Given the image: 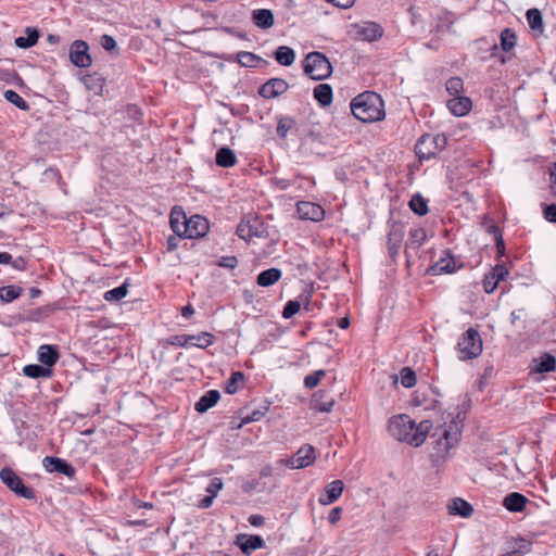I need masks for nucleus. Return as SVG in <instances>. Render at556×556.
Here are the masks:
<instances>
[{
  "label": "nucleus",
  "mask_w": 556,
  "mask_h": 556,
  "mask_svg": "<svg viewBox=\"0 0 556 556\" xmlns=\"http://www.w3.org/2000/svg\"><path fill=\"white\" fill-rule=\"evenodd\" d=\"M501 47L504 51L508 52L516 46V34L510 28H505L501 31Z\"/></svg>",
  "instance_id": "nucleus-46"
},
{
  "label": "nucleus",
  "mask_w": 556,
  "mask_h": 556,
  "mask_svg": "<svg viewBox=\"0 0 556 556\" xmlns=\"http://www.w3.org/2000/svg\"><path fill=\"white\" fill-rule=\"evenodd\" d=\"M327 378L329 382H332L336 380V375L332 372V370H325V369H317L315 370V387H317L321 379Z\"/></svg>",
  "instance_id": "nucleus-57"
},
{
  "label": "nucleus",
  "mask_w": 556,
  "mask_h": 556,
  "mask_svg": "<svg viewBox=\"0 0 556 556\" xmlns=\"http://www.w3.org/2000/svg\"><path fill=\"white\" fill-rule=\"evenodd\" d=\"M531 372L547 374L556 369V357L551 353H543L532 361Z\"/></svg>",
  "instance_id": "nucleus-19"
},
{
  "label": "nucleus",
  "mask_w": 556,
  "mask_h": 556,
  "mask_svg": "<svg viewBox=\"0 0 556 556\" xmlns=\"http://www.w3.org/2000/svg\"><path fill=\"white\" fill-rule=\"evenodd\" d=\"M447 144V137L444 134H425L418 138L415 144V153L419 161H429L443 151Z\"/></svg>",
  "instance_id": "nucleus-3"
},
{
  "label": "nucleus",
  "mask_w": 556,
  "mask_h": 556,
  "mask_svg": "<svg viewBox=\"0 0 556 556\" xmlns=\"http://www.w3.org/2000/svg\"><path fill=\"white\" fill-rule=\"evenodd\" d=\"M466 412L459 410L448 413L444 417V422L437 427L431 438L434 439L432 452L430 453L431 462L434 466H440L450 456V452L454 448L462 437Z\"/></svg>",
  "instance_id": "nucleus-1"
},
{
  "label": "nucleus",
  "mask_w": 556,
  "mask_h": 556,
  "mask_svg": "<svg viewBox=\"0 0 556 556\" xmlns=\"http://www.w3.org/2000/svg\"><path fill=\"white\" fill-rule=\"evenodd\" d=\"M269 404H270L269 402L265 401L263 405L253 409L250 414L242 416L239 425L236 427L233 426L232 429H240L244 425L261 420L266 415V413L269 410Z\"/></svg>",
  "instance_id": "nucleus-33"
},
{
  "label": "nucleus",
  "mask_w": 556,
  "mask_h": 556,
  "mask_svg": "<svg viewBox=\"0 0 556 556\" xmlns=\"http://www.w3.org/2000/svg\"><path fill=\"white\" fill-rule=\"evenodd\" d=\"M409 208L418 216H424L429 212L428 200L420 193H415L409 203Z\"/></svg>",
  "instance_id": "nucleus-41"
},
{
  "label": "nucleus",
  "mask_w": 556,
  "mask_h": 556,
  "mask_svg": "<svg viewBox=\"0 0 556 556\" xmlns=\"http://www.w3.org/2000/svg\"><path fill=\"white\" fill-rule=\"evenodd\" d=\"M275 60L283 66H290L295 60V53L288 46H280L275 51Z\"/></svg>",
  "instance_id": "nucleus-36"
},
{
  "label": "nucleus",
  "mask_w": 556,
  "mask_h": 556,
  "mask_svg": "<svg viewBox=\"0 0 556 556\" xmlns=\"http://www.w3.org/2000/svg\"><path fill=\"white\" fill-rule=\"evenodd\" d=\"M282 276V271L279 268L271 267L262 270L256 277V283L260 287H270L275 285Z\"/></svg>",
  "instance_id": "nucleus-28"
},
{
  "label": "nucleus",
  "mask_w": 556,
  "mask_h": 556,
  "mask_svg": "<svg viewBox=\"0 0 556 556\" xmlns=\"http://www.w3.org/2000/svg\"><path fill=\"white\" fill-rule=\"evenodd\" d=\"M128 287L129 283L126 280L121 286L106 291L103 298L108 302H118L127 295Z\"/></svg>",
  "instance_id": "nucleus-44"
},
{
  "label": "nucleus",
  "mask_w": 556,
  "mask_h": 556,
  "mask_svg": "<svg viewBox=\"0 0 556 556\" xmlns=\"http://www.w3.org/2000/svg\"><path fill=\"white\" fill-rule=\"evenodd\" d=\"M217 265L227 269H235L238 266V258L235 255L222 256Z\"/></svg>",
  "instance_id": "nucleus-55"
},
{
  "label": "nucleus",
  "mask_w": 556,
  "mask_h": 556,
  "mask_svg": "<svg viewBox=\"0 0 556 556\" xmlns=\"http://www.w3.org/2000/svg\"><path fill=\"white\" fill-rule=\"evenodd\" d=\"M332 74V64L328 58L315 51V81L328 78Z\"/></svg>",
  "instance_id": "nucleus-23"
},
{
  "label": "nucleus",
  "mask_w": 556,
  "mask_h": 556,
  "mask_svg": "<svg viewBox=\"0 0 556 556\" xmlns=\"http://www.w3.org/2000/svg\"><path fill=\"white\" fill-rule=\"evenodd\" d=\"M233 60H236L241 66L244 67H256L258 63L264 62V60L261 56L249 51L238 52Z\"/></svg>",
  "instance_id": "nucleus-37"
},
{
  "label": "nucleus",
  "mask_w": 556,
  "mask_h": 556,
  "mask_svg": "<svg viewBox=\"0 0 556 556\" xmlns=\"http://www.w3.org/2000/svg\"><path fill=\"white\" fill-rule=\"evenodd\" d=\"M3 97L7 101H9L11 104H26L24 99L14 90H5L3 92Z\"/></svg>",
  "instance_id": "nucleus-59"
},
{
  "label": "nucleus",
  "mask_w": 556,
  "mask_h": 556,
  "mask_svg": "<svg viewBox=\"0 0 556 556\" xmlns=\"http://www.w3.org/2000/svg\"><path fill=\"white\" fill-rule=\"evenodd\" d=\"M350 104H383V100L379 93L367 90L353 97Z\"/></svg>",
  "instance_id": "nucleus-35"
},
{
  "label": "nucleus",
  "mask_w": 556,
  "mask_h": 556,
  "mask_svg": "<svg viewBox=\"0 0 556 556\" xmlns=\"http://www.w3.org/2000/svg\"><path fill=\"white\" fill-rule=\"evenodd\" d=\"M23 288L15 285L0 287V300L5 303L13 302L21 296Z\"/></svg>",
  "instance_id": "nucleus-42"
},
{
  "label": "nucleus",
  "mask_w": 556,
  "mask_h": 556,
  "mask_svg": "<svg viewBox=\"0 0 556 556\" xmlns=\"http://www.w3.org/2000/svg\"><path fill=\"white\" fill-rule=\"evenodd\" d=\"M188 217L180 206H174L169 215L170 227L175 235L182 237V230L188 222Z\"/></svg>",
  "instance_id": "nucleus-27"
},
{
  "label": "nucleus",
  "mask_w": 556,
  "mask_h": 556,
  "mask_svg": "<svg viewBox=\"0 0 556 556\" xmlns=\"http://www.w3.org/2000/svg\"><path fill=\"white\" fill-rule=\"evenodd\" d=\"M101 47L109 52L116 51L118 53L116 40L110 35H103L100 38Z\"/></svg>",
  "instance_id": "nucleus-53"
},
{
  "label": "nucleus",
  "mask_w": 556,
  "mask_h": 556,
  "mask_svg": "<svg viewBox=\"0 0 556 556\" xmlns=\"http://www.w3.org/2000/svg\"><path fill=\"white\" fill-rule=\"evenodd\" d=\"M324 327L327 329L328 338L318 337L315 338V342H318L319 344L328 345L329 342L332 340V332H333V321L331 320H325Z\"/></svg>",
  "instance_id": "nucleus-56"
},
{
  "label": "nucleus",
  "mask_w": 556,
  "mask_h": 556,
  "mask_svg": "<svg viewBox=\"0 0 556 556\" xmlns=\"http://www.w3.org/2000/svg\"><path fill=\"white\" fill-rule=\"evenodd\" d=\"M432 422L428 419L416 424L406 414L392 416L389 419V432L397 441L405 442L414 447L424 444L430 430Z\"/></svg>",
  "instance_id": "nucleus-2"
},
{
  "label": "nucleus",
  "mask_w": 556,
  "mask_h": 556,
  "mask_svg": "<svg viewBox=\"0 0 556 556\" xmlns=\"http://www.w3.org/2000/svg\"><path fill=\"white\" fill-rule=\"evenodd\" d=\"M289 88L286 80L281 78H270L261 86L258 93L266 100H273L285 93Z\"/></svg>",
  "instance_id": "nucleus-14"
},
{
  "label": "nucleus",
  "mask_w": 556,
  "mask_h": 556,
  "mask_svg": "<svg viewBox=\"0 0 556 556\" xmlns=\"http://www.w3.org/2000/svg\"><path fill=\"white\" fill-rule=\"evenodd\" d=\"M427 241V232L425 228L417 227L409 230L407 248L418 249Z\"/></svg>",
  "instance_id": "nucleus-38"
},
{
  "label": "nucleus",
  "mask_w": 556,
  "mask_h": 556,
  "mask_svg": "<svg viewBox=\"0 0 556 556\" xmlns=\"http://www.w3.org/2000/svg\"><path fill=\"white\" fill-rule=\"evenodd\" d=\"M507 544V552L503 556H525L532 549V542L525 538L513 539Z\"/></svg>",
  "instance_id": "nucleus-22"
},
{
  "label": "nucleus",
  "mask_w": 556,
  "mask_h": 556,
  "mask_svg": "<svg viewBox=\"0 0 556 556\" xmlns=\"http://www.w3.org/2000/svg\"><path fill=\"white\" fill-rule=\"evenodd\" d=\"M447 509L450 515L459 516L463 518H469L473 513L472 505L460 497L453 498L450 502Z\"/></svg>",
  "instance_id": "nucleus-25"
},
{
  "label": "nucleus",
  "mask_w": 556,
  "mask_h": 556,
  "mask_svg": "<svg viewBox=\"0 0 556 556\" xmlns=\"http://www.w3.org/2000/svg\"><path fill=\"white\" fill-rule=\"evenodd\" d=\"M70 60L77 67H89L92 59L89 54L88 43L84 40H75L70 48Z\"/></svg>",
  "instance_id": "nucleus-11"
},
{
  "label": "nucleus",
  "mask_w": 556,
  "mask_h": 556,
  "mask_svg": "<svg viewBox=\"0 0 556 556\" xmlns=\"http://www.w3.org/2000/svg\"><path fill=\"white\" fill-rule=\"evenodd\" d=\"M235 543L248 556L265 545L263 538L257 534H238Z\"/></svg>",
  "instance_id": "nucleus-15"
},
{
  "label": "nucleus",
  "mask_w": 556,
  "mask_h": 556,
  "mask_svg": "<svg viewBox=\"0 0 556 556\" xmlns=\"http://www.w3.org/2000/svg\"><path fill=\"white\" fill-rule=\"evenodd\" d=\"M301 309V303L295 300H290L286 303L282 309V317L289 319L293 317Z\"/></svg>",
  "instance_id": "nucleus-50"
},
{
  "label": "nucleus",
  "mask_w": 556,
  "mask_h": 556,
  "mask_svg": "<svg viewBox=\"0 0 556 556\" xmlns=\"http://www.w3.org/2000/svg\"><path fill=\"white\" fill-rule=\"evenodd\" d=\"M210 229L208 220L201 215H192L189 217L185 229L182 230L181 238H202L204 237Z\"/></svg>",
  "instance_id": "nucleus-12"
},
{
  "label": "nucleus",
  "mask_w": 556,
  "mask_h": 556,
  "mask_svg": "<svg viewBox=\"0 0 556 556\" xmlns=\"http://www.w3.org/2000/svg\"><path fill=\"white\" fill-rule=\"evenodd\" d=\"M404 238V227L401 224H393L388 233V250L390 255H396Z\"/></svg>",
  "instance_id": "nucleus-21"
},
{
  "label": "nucleus",
  "mask_w": 556,
  "mask_h": 556,
  "mask_svg": "<svg viewBox=\"0 0 556 556\" xmlns=\"http://www.w3.org/2000/svg\"><path fill=\"white\" fill-rule=\"evenodd\" d=\"M489 273L490 275H494V278L497 280V282L504 280L508 276V269L505 265H496Z\"/></svg>",
  "instance_id": "nucleus-60"
},
{
  "label": "nucleus",
  "mask_w": 556,
  "mask_h": 556,
  "mask_svg": "<svg viewBox=\"0 0 556 556\" xmlns=\"http://www.w3.org/2000/svg\"><path fill=\"white\" fill-rule=\"evenodd\" d=\"M23 372L28 378H50L53 374L51 368L43 366L42 364H29L24 366Z\"/></svg>",
  "instance_id": "nucleus-34"
},
{
  "label": "nucleus",
  "mask_w": 556,
  "mask_h": 556,
  "mask_svg": "<svg viewBox=\"0 0 556 556\" xmlns=\"http://www.w3.org/2000/svg\"><path fill=\"white\" fill-rule=\"evenodd\" d=\"M527 21L529 26L532 29H540L543 25V18L540 10L538 9H529L526 13Z\"/></svg>",
  "instance_id": "nucleus-49"
},
{
  "label": "nucleus",
  "mask_w": 556,
  "mask_h": 556,
  "mask_svg": "<svg viewBox=\"0 0 556 556\" xmlns=\"http://www.w3.org/2000/svg\"><path fill=\"white\" fill-rule=\"evenodd\" d=\"M529 500L519 492H511L503 500V506L510 513H521Z\"/></svg>",
  "instance_id": "nucleus-24"
},
{
  "label": "nucleus",
  "mask_w": 556,
  "mask_h": 556,
  "mask_svg": "<svg viewBox=\"0 0 556 556\" xmlns=\"http://www.w3.org/2000/svg\"><path fill=\"white\" fill-rule=\"evenodd\" d=\"M313 464V445L304 444L291 457L290 468L302 469Z\"/></svg>",
  "instance_id": "nucleus-18"
},
{
  "label": "nucleus",
  "mask_w": 556,
  "mask_h": 556,
  "mask_svg": "<svg viewBox=\"0 0 556 556\" xmlns=\"http://www.w3.org/2000/svg\"><path fill=\"white\" fill-rule=\"evenodd\" d=\"M447 92L454 97L453 100H448L446 104H472L468 97H462L460 93L464 88L463 79L459 77H451L446 81Z\"/></svg>",
  "instance_id": "nucleus-16"
},
{
  "label": "nucleus",
  "mask_w": 556,
  "mask_h": 556,
  "mask_svg": "<svg viewBox=\"0 0 556 556\" xmlns=\"http://www.w3.org/2000/svg\"><path fill=\"white\" fill-rule=\"evenodd\" d=\"M459 358L463 361L478 357L482 352V340L475 328H469L457 343Z\"/></svg>",
  "instance_id": "nucleus-5"
},
{
  "label": "nucleus",
  "mask_w": 556,
  "mask_h": 556,
  "mask_svg": "<svg viewBox=\"0 0 556 556\" xmlns=\"http://www.w3.org/2000/svg\"><path fill=\"white\" fill-rule=\"evenodd\" d=\"M224 482L220 478H213L211 479L208 485L206 486V492L210 495L217 496V493L223 489Z\"/></svg>",
  "instance_id": "nucleus-54"
},
{
  "label": "nucleus",
  "mask_w": 556,
  "mask_h": 556,
  "mask_svg": "<svg viewBox=\"0 0 556 556\" xmlns=\"http://www.w3.org/2000/svg\"><path fill=\"white\" fill-rule=\"evenodd\" d=\"M244 384V374L242 371H233L226 381L225 392L227 394H235Z\"/></svg>",
  "instance_id": "nucleus-40"
},
{
  "label": "nucleus",
  "mask_w": 556,
  "mask_h": 556,
  "mask_svg": "<svg viewBox=\"0 0 556 556\" xmlns=\"http://www.w3.org/2000/svg\"><path fill=\"white\" fill-rule=\"evenodd\" d=\"M549 176V191L556 197V163H553L548 168Z\"/></svg>",
  "instance_id": "nucleus-61"
},
{
  "label": "nucleus",
  "mask_w": 556,
  "mask_h": 556,
  "mask_svg": "<svg viewBox=\"0 0 556 556\" xmlns=\"http://www.w3.org/2000/svg\"><path fill=\"white\" fill-rule=\"evenodd\" d=\"M219 399L220 393L218 390H208L194 404V409L200 414H204L210 408L214 407Z\"/></svg>",
  "instance_id": "nucleus-26"
},
{
  "label": "nucleus",
  "mask_w": 556,
  "mask_h": 556,
  "mask_svg": "<svg viewBox=\"0 0 556 556\" xmlns=\"http://www.w3.org/2000/svg\"><path fill=\"white\" fill-rule=\"evenodd\" d=\"M350 35L354 39L371 42L382 37L383 28L375 22H361L351 25Z\"/></svg>",
  "instance_id": "nucleus-8"
},
{
  "label": "nucleus",
  "mask_w": 556,
  "mask_h": 556,
  "mask_svg": "<svg viewBox=\"0 0 556 556\" xmlns=\"http://www.w3.org/2000/svg\"><path fill=\"white\" fill-rule=\"evenodd\" d=\"M460 267H463V263H457L451 250L445 249L442 251L440 258L428 267L427 274L431 276L453 274Z\"/></svg>",
  "instance_id": "nucleus-9"
},
{
  "label": "nucleus",
  "mask_w": 556,
  "mask_h": 556,
  "mask_svg": "<svg viewBox=\"0 0 556 556\" xmlns=\"http://www.w3.org/2000/svg\"><path fill=\"white\" fill-rule=\"evenodd\" d=\"M312 59H313V51L312 52H308L306 55H305V59L303 61V70H304V73L308 76V78L313 79V63H312Z\"/></svg>",
  "instance_id": "nucleus-62"
},
{
  "label": "nucleus",
  "mask_w": 556,
  "mask_h": 556,
  "mask_svg": "<svg viewBox=\"0 0 556 556\" xmlns=\"http://www.w3.org/2000/svg\"><path fill=\"white\" fill-rule=\"evenodd\" d=\"M60 352L56 345L43 344L38 349V361L46 367L51 368L58 363Z\"/></svg>",
  "instance_id": "nucleus-20"
},
{
  "label": "nucleus",
  "mask_w": 556,
  "mask_h": 556,
  "mask_svg": "<svg viewBox=\"0 0 556 556\" xmlns=\"http://www.w3.org/2000/svg\"><path fill=\"white\" fill-rule=\"evenodd\" d=\"M253 23L262 28L267 29L274 25V14L267 9H257L252 12Z\"/></svg>",
  "instance_id": "nucleus-31"
},
{
  "label": "nucleus",
  "mask_w": 556,
  "mask_h": 556,
  "mask_svg": "<svg viewBox=\"0 0 556 556\" xmlns=\"http://www.w3.org/2000/svg\"><path fill=\"white\" fill-rule=\"evenodd\" d=\"M401 384L407 389L416 384V372L409 367H403L400 371Z\"/></svg>",
  "instance_id": "nucleus-48"
},
{
  "label": "nucleus",
  "mask_w": 556,
  "mask_h": 556,
  "mask_svg": "<svg viewBox=\"0 0 556 556\" xmlns=\"http://www.w3.org/2000/svg\"><path fill=\"white\" fill-rule=\"evenodd\" d=\"M237 236L244 241L252 238H267L269 236L268 226L257 214L244 215L237 226Z\"/></svg>",
  "instance_id": "nucleus-4"
},
{
  "label": "nucleus",
  "mask_w": 556,
  "mask_h": 556,
  "mask_svg": "<svg viewBox=\"0 0 556 556\" xmlns=\"http://www.w3.org/2000/svg\"><path fill=\"white\" fill-rule=\"evenodd\" d=\"M42 466L47 472L60 473L67 477L71 480L75 479V467L64 458H60L56 456H46L42 459Z\"/></svg>",
  "instance_id": "nucleus-10"
},
{
  "label": "nucleus",
  "mask_w": 556,
  "mask_h": 556,
  "mask_svg": "<svg viewBox=\"0 0 556 556\" xmlns=\"http://www.w3.org/2000/svg\"><path fill=\"white\" fill-rule=\"evenodd\" d=\"M450 113L454 116L463 117L466 116L472 109V106H446Z\"/></svg>",
  "instance_id": "nucleus-63"
},
{
  "label": "nucleus",
  "mask_w": 556,
  "mask_h": 556,
  "mask_svg": "<svg viewBox=\"0 0 556 556\" xmlns=\"http://www.w3.org/2000/svg\"><path fill=\"white\" fill-rule=\"evenodd\" d=\"M342 515V508L341 507H333L329 514H328V521L330 525H336L340 519Z\"/></svg>",
  "instance_id": "nucleus-64"
},
{
  "label": "nucleus",
  "mask_w": 556,
  "mask_h": 556,
  "mask_svg": "<svg viewBox=\"0 0 556 556\" xmlns=\"http://www.w3.org/2000/svg\"><path fill=\"white\" fill-rule=\"evenodd\" d=\"M315 100L319 104H331L332 103V88L328 84H319L315 86Z\"/></svg>",
  "instance_id": "nucleus-43"
},
{
  "label": "nucleus",
  "mask_w": 556,
  "mask_h": 556,
  "mask_svg": "<svg viewBox=\"0 0 556 556\" xmlns=\"http://www.w3.org/2000/svg\"><path fill=\"white\" fill-rule=\"evenodd\" d=\"M354 117L362 123H374L384 119V106H349Z\"/></svg>",
  "instance_id": "nucleus-13"
},
{
  "label": "nucleus",
  "mask_w": 556,
  "mask_h": 556,
  "mask_svg": "<svg viewBox=\"0 0 556 556\" xmlns=\"http://www.w3.org/2000/svg\"><path fill=\"white\" fill-rule=\"evenodd\" d=\"M83 81L89 90H92L96 93L100 92L104 86V78L97 73L86 75L83 78Z\"/></svg>",
  "instance_id": "nucleus-45"
},
{
  "label": "nucleus",
  "mask_w": 556,
  "mask_h": 556,
  "mask_svg": "<svg viewBox=\"0 0 556 556\" xmlns=\"http://www.w3.org/2000/svg\"><path fill=\"white\" fill-rule=\"evenodd\" d=\"M296 213L301 219L313 220V202L299 201L296 203Z\"/></svg>",
  "instance_id": "nucleus-47"
},
{
  "label": "nucleus",
  "mask_w": 556,
  "mask_h": 556,
  "mask_svg": "<svg viewBox=\"0 0 556 556\" xmlns=\"http://www.w3.org/2000/svg\"><path fill=\"white\" fill-rule=\"evenodd\" d=\"M215 163L219 167H231L237 163L236 153L228 147H222L215 154Z\"/></svg>",
  "instance_id": "nucleus-29"
},
{
  "label": "nucleus",
  "mask_w": 556,
  "mask_h": 556,
  "mask_svg": "<svg viewBox=\"0 0 556 556\" xmlns=\"http://www.w3.org/2000/svg\"><path fill=\"white\" fill-rule=\"evenodd\" d=\"M543 215L547 222L556 224V203L544 205Z\"/></svg>",
  "instance_id": "nucleus-58"
},
{
  "label": "nucleus",
  "mask_w": 556,
  "mask_h": 556,
  "mask_svg": "<svg viewBox=\"0 0 556 556\" xmlns=\"http://www.w3.org/2000/svg\"><path fill=\"white\" fill-rule=\"evenodd\" d=\"M343 482L341 480H333L328 483L321 491L318 502L321 505H330L339 500L343 492Z\"/></svg>",
  "instance_id": "nucleus-17"
},
{
  "label": "nucleus",
  "mask_w": 556,
  "mask_h": 556,
  "mask_svg": "<svg viewBox=\"0 0 556 556\" xmlns=\"http://www.w3.org/2000/svg\"><path fill=\"white\" fill-rule=\"evenodd\" d=\"M0 480L18 497L36 500L35 491L27 486L23 479L11 467H4L0 470Z\"/></svg>",
  "instance_id": "nucleus-6"
},
{
  "label": "nucleus",
  "mask_w": 556,
  "mask_h": 556,
  "mask_svg": "<svg viewBox=\"0 0 556 556\" xmlns=\"http://www.w3.org/2000/svg\"><path fill=\"white\" fill-rule=\"evenodd\" d=\"M334 404L332 395H328V391L319 389L315 391V412L328 413Z\"/></svg>",
  "instance_id": "nucleus-30"
},
{
  "label": "nucleus",
  "mask_w": 556,
  "mask_h": 556,
  "mask_svg": "<svg viewBox=\"0 0 556 556\" xmlns=\"http://www.w3.org/2000/svg\"><path fill=\"white\" fill-rule=\"evenodd\" d=\"M500 282L494 278V275H490V273L484 275V278L482 280L483 290L485 293H493Z\"/></svg>",
  "instance_id": "nucleus-52"
},
{
  "label": "nucleus",
  "mask_w": 556,
  "mask_h": 556,
  "mask_svg": "<svg viewBox=\"0 0 556 556\" xmlns=\"http://www.w3.org/2000/svg\"><path fill=\"white\" fill-rule=\"evenodd\" d=\"M39 39V31L35 27H26L25 36L15 38V46L20 49H28L34 47Z\"/></svg>",
  "instance_id": "nucleus-32"
},
{
  "label": "nucleus",
  "mask_w": 556,
  "mask_h": 556,
  "mask_svg": "<svg viewBox=\"0 0 556 556\" xmlns=\"http://www.w3.org/2000/svg\"><path fill=\"white\" fill-rule=\"evenodd\" d=\"M53 312H54V308L50 305L37 307V308L28 311L27 315L24 317V320L40 323V321L45 320L46 318H48Z\"/></svg>",
  "instance_id": "nucleus-39"
},
{
  "label": "nucleus",
  "mask_w": 556,
  "mask_h": 556,
  "mask_svg": "<svg viewBox=\"0 0 556 556\" xmlns=\"http://www.w3.org/2000/svg\"><path fill=\"white\" fill-rule=\"evenodd\" d=\"M215 336L208 331H202L199 334H175L168 338L167 342L170 345L179 348L197 346L199 349H206L215 343Z\"/></svg>",
  "instance_id": "nucleus-7"
},
{
  "label": "nucleus",
  "mask_w": 556,
  "mask_h": 556,
  "mask_svg": "<svg viewBox=\"0 0 556 556\" xmlns=\"http://www.w3.org/2000/svg\"><path fill=\"white\" fill-rule=\"evenodd\" d=\"M294 125V121L290 117H282L279 119L277 125V135L280 138H286L288 131L292 128Z\"/></svg>",
  "instance_id": "nucleus-51"
}]
</instances>
